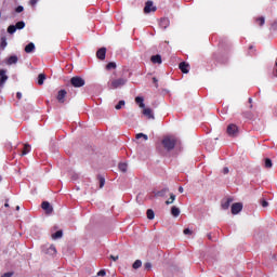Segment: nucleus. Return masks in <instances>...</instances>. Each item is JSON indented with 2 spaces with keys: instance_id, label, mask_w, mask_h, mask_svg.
I'll return each instance as SVG.
<instances>
[{
  "instance_id": "obj_2",
  "label": "nucleus",
  "mask_w": 277,
  "mask_h": 277,
  "mask_svg": "<svg viewBox=\"0 0 277 277\" xmlns=\"http://www.w3.org/2000/svg\"><path fill=\"white\" fill-rule=\"evenodd\" d=\"M161 144L166 150H173V148L176 146V138L174 136H166Z\"/></svg>"
},
{
  "instance_id": "obj_44",
  "label": "nucleus",
  "mask_w": 277,
  "mask_h": 277,
  "mask_svg": "<svg viewBox=\"0 0 277 277\" xmlns=\"http://www.w3.org/2000/svg\"><path fill=\"white\" fill-rule=\"evenodd\" d=\"M228 172H229L228 167H225V168L223 169V174H228Z\"/></svg>"
},
{
  "instance_id": "obj_50",
  "label": "nucleus",
  "mask_w": 277,
  "mask_h": 277,
  "mask_svg": "<svg viewBox=\"0 0 277 277\" xmlns=\"http://www.w3.org/2000/svg\"><path fill=\"white\" fill-rule=\"evenodd\" d=\"M16 211H21V206H17V207H16Z\"/></svg>"
},
{
  "instance_id": "obj_53",
  "label": "nucleus",
  "mask_w": 277,
  "mask_h": 277,
  "mask_svg": "<svg viewBox=\"0 0 277 277\" xmlns=\"http://www.w3.org/2000/svg\"><path fill=\"white\" fill-rule=\"evenodd\" d=\"M0 181H1V177H0Z\"/></svg>"
},
{
  "instance_id": "obj_33",
  "label": "nucleus",
  "mask_w": 277,
  "mask_h": 277,
  "mask_svg": "<svg viewBox=\"0 0 277 277\" xmlns=\"http://www.w3.org/2000/svg\"><path fill=\"white\" fill-rule=\"evenodd\" d=\"M1 47L2 49H5L8 47V39L5 37L1 38Z\"/></svg>"
},
{
  "instance_id": "obj_22",
  "label": "nucleus",
  "mask_w": 277,
  "mask_h": 277,
  "mask_svg": "<svg viewBox=\"0 0 277 277\" xmlns=\"http://www.w3.org/2000/svg\"><path fill=\"white\" fill-rule=\"evenodd\" d=\"M64 233L62 230H57L56 233L52 234V239H62Z\"/></svg>"
},
{
  "instance_id": "obj_14",
  "label": "nucleus",
  "mask_w": 277,
  "mask_h": 277,
  "mask_svg": "<svg viewBox=\"0 0 277 277\" xmlns=\"http://www.w3.org/2000/svg\"><path fill=\"white\" fill-rule=\"evenodd\" d=\"M160 27L162 29H168V27H170V19L168 18H161L160 19Z\"/></svg>"
},
{
  "instance_id": "obj_43",
  "label": "nucleus",
  "mask_w": 277,
  "mask_h": 277,
  "mask_svg": "<svg viewBox=\"0 0 277 277\" xmlns=\"http://www.w3.org/2000/svg\"><path fill=\"white\" fill-rule=\"evenodd\" d=\"M105 271L104 269H102V271H100L98 273H97V276H105Z\"/></svg>"
},
{
  "instance_id": "obj_1",
  "label": "nucleus",
  "mask_w": 277,
  "mask_h": 277,
  "mask_svg": "<svg viewBox=\"0 0 277 277\" xmlns=\"http://www.w3.org/2000/svg\"><path fill=\"white\" fill-rule=\"evenodd\" d=\"M128 81L129 80L127 78H115L108 82V88L110 90H118V88H123V85H127Z\"/></svg>"
},
{
  "instance_id": "obj_47",
  "label": "nucleus",
  "mask_w": 277,
  "mask_h": 277,
  "mask_svg": "<svg viewBox=\"0 0 277 277\" xmlns=\"http://www.w3.org/2000/svg\"><path fill=\"white\" fill-rule=\"evenodd\" d=\"M16 96H17V98H23V93L17 92Z\"/></svg>"
},
{
  "instance_id": "obj_8",
  "label": "nucleus",
  "mask_w": 277,
  "mask_h": 277,
  "mask_svg": "<svg viewBox=\"0 0 277 277\" xmlns=\"http://www.w3.org/2000/svg\"><path fill=\"white\" fill-rule=\"evenodd\" d=\"M41 208L43 209V211H45V213L51 214L53 213V206H51V203L49 201H43L41 203Z\"/></svg>"
},
{
  "instance_id": "obj_49",
  "label": "nucleus",
  "mask_w": 277,
  "mask_h": 277,
  "mask_svg": "<svg viewBox=\"0 0 277 277\" xmlns=\"http://www.w3.org/2000/svg\"><path fill=\"white\" fill-rule=\"evenodd\" d=\"M154 83H156V88H157V78H153Z\"/></svg>"
},
{
  "instance_id": "obj_37",
  "label": "nucleus",
  "mask_w": 277,
  "mask_h": 277,
  "mask_svg": "<svg viewBox=\"0 0 277 277\" xmlns=\"http://www.w3.org/2000/svg\"><path fill=\"white\" fill-rule=\"evenodd\" d=\"M258 22L260 23V27H263L265 25V17H260Z\"/></svg>"
},
{
  "instance_id": "obj_10",
  "label": "nucleus",
  "mask_w": 277,
  "mask_h": 277,
  "mask_svg": "<svg viewBox=\"0 0 277 277\" xmlns=\"http://www.w3.org/2000/svg\"><path fill=\"white\" fill-rule=\"evenodd\" d=\"M143 114L146 116V118H148L149 120H155V115L153 114V109L150 108H146V106H144L143 108Z\"/></svg>"
},
{
  "instance_id": "obj_35",
  "label": "nucleus",
  "mask_w": 277,
  "mask_h": 277,
  "mask_svg": "<svg viewBox=\"0 0 277 277\" xmlns=\"http://www.w3.org/2000/svg\"><path fill=\"white\" fill-rule=\"evenodd\" d=\"M105 187V177L101 176L100 177V189H103Z\"/></svg>"
},
{
  "instance_id": "obj_52",
  "label": "nucleus",
  "mask_w": 277,
  "mask_h": 277,
  "mask_svg": "<svg viewBox=\"0 0 277 277\" xmlns=\"http://www.w3.org/2000/svg\"><path fill=\"white\" fill-rule=\"evenodd\" d=\"M249 103H252V98H249Z\"/></svg>"
},
{
  "instance_id": "obj_21",
  "label": "nucleus",
  "mask_w": 277,
  "mask_h": 277,
  "mask_svg": "<svg viewBox=\"0 0 277 277\" xmlns=\"http://www.w3.org/2000/svg\"><path fill=\"white\" fill-rule=\"evenodd\" d=\"M153 64H161V55L151 56Z\"/></svg>"
},
{
  "instance_id": "obj_19",
  "label": "nucleus",
  "mask_w": 277,
  "mask_h": 277,
  "mask_svg": "<svg viewBox=\"0 0 277 277\" xmlns=\"http://www.w3.org/2000/svg\"><path fill=\"white\" fill-rule=\"evenodd\" d=\"M30 150H31V146L29 144H25L22 151V156L28 155Z\"/></svg>"
},
{
  "instance_id": "obj_16",
  "label": "nucleus",
  "mask_w": 277,
  "mask_h": 277,
  "mask_svg": "<svg viewBox=\"0 0 277 277\" xmlns=\"http://www.w3.org/2000/svg\"><path fill=\"white\" fill-rule=\"evenodd\" d=\"M171 214L173 217H179V215H181V209H179L176 206H173L171 208Z\"/></svg>"
},
{
  "instance_id": "obj_9",
  "label": "nucleus",
  "mask_w": 277,
  "mask_h": 277,
  "mask_svg": "<svg viewBox=\"0 0 277 277\" xmlns=\"http://www.w3.org/2000/svg\"><path fill=\"white\" fill-rule=\"evenodd\" d=\"M5 81H8V75L5 69L0 70V87L3 88L5 85Z\"/></svg>"
},
{
  "instance_id": "obj_34",
  "label": "nucleus",
  "mask_w": 277,
  "mask_h": 277,
  "mask_svg": "<svg viewBox=\"0 0 277 277\" xmlns=\"http://www.w3.org/2000/svg\"><path fill=\"white\" fill-rule=\"evenodd\" d=\"M126 103L124 101H119V103L115 106V109H122V107H124Z\"/></svg>"
},
{
  "instance_id": "obj_5",
  "label": "nucleus",
  "mask_w": 277,
  "mask_h": 277,
  "mask_svg": "<svg viewBox=\"0 0 277 277\" xmlns=\"http://www.w3.org/2000/svg\"><path fill=\"white\" fill-rule=\"evenodd\" d=\"M43 252L50 256H54V254H57V249L53 245H48L44 247Z\"/></svg>"
},
{
  "instance_id": "obj_26",
  "label": "nucleus",
  "mask_w": 277,
  "mask_h": 277,
  "mask_svg": "<svg viewBox=\"0 0 277 277\" xmlns=\"http://www.w3.org/2000/svg\"><path fill=\"white\" fill-rule=\"evenodd\" d=\"M274 164L272 163V159L265 158L264 160V167L265 168H272Z\"/></svg>"
},
{
  "instance_id": "obj_32",
  "label": "nucleus",
  "mask_w": 277,
  "mask_h": 277,
  "mask_svg": "<svg viewBox=\"0 0 277 277\" xmlns=\"http://www.w3.org/2000/svg\"><path fill=\"white\" fill-rule=\"evenodd\" d=\"M142 137H143V140H145V142L148 141V135H146V134H144V133H138V134H136V140H140V138H142Z\"/></svg>"
},
{
  "instance_id": "obj_18",
  "label": "nucleus",
  "mask_w": 277,
  "mask_h": 277,
  "mask_svg": "<svg viewBox=\"0 0 277 277\" xmlns=\"http://www.w3.org/2000/svg\"><path fill=\"white\" fill-rule=\"evenodd\" d=\"M233 202L232 198L226 199L225 201L222 202V209H228L230 207V203Z\"/></svg>"
},
{
  "instance_id": "obj_51",
  "label": "nucleus",
  "mask_w": 277,
  "mask_h": 277,
  "mask_svg": "<svg viewBox=\"0 0 277 277\" xmlns=\"http://www.w3.org/2000/svg\"><path fill=\"white\" fill-rule=\"evenodd\" d=\"M4 207H10V203H5Z\"/></svg>"
},
{
  "instance_id": "obj_6",
  "label": "nucleus",
  "mask_w": 277,
  "mask_h": 277,
  "mask_svg": "<svg viewBox=\"0 0 277 277\" xmlns=\"http://www.w3.org/2000/svg\"><path fill=\"white\" fill-rule=\"evenodd\" d=\"M145 14H150V12H157V6L153 5V1L148 0L144 8Z\"/></svg>"
},
{
  "instance_id": "obj_4",
  "label": "nucleus",
  "mask_w": 277,
  "mask_h": 277,
  "mask_svg": "<svg viewBox=\"0 0 277 277\" xmlns=\"http://www.w3.org/2000/svg\"><path fill=\"white\" fill-rule=\"evenodd\" d=\"M239 133V128H237L235 124H229L227 127V134L230 136V137H236V135Z\"/></svg>"
},
{
  "instance_id": "obj_27",
  "label": "nucleus",
  "mask_w": 277,
  "mask_h": 277,
  "mask_svg": "<svg viewBox=\"0 0 277 277\" xmlns=\"http://www.w3.org/2000/svg\"><path fill=\"white\" fill-rule=\"evenodd\" d=\"M176 200V195L170 194V200L166 201V205H172Z\"/></svg>"
},
{
  "instance_id": "obj_39",
  "label": "nucleus",
  "mask_w": 277,
  "mask_h": 277,
  "mask_svg": "<svg viewBox=\"0 0 277 277\" xmlns=\"http://www.w3.org/2000/svg\"><path fill=\"white\" fill-rule=\"evenodd\" d=\"M151 267H153V264H150L149 262H146L145 264H144V268L145 269H151Z\"/></svg>"
},
{
  "instance_id": "obj_12",
  "label": "nucleus",
  "mask_w": 277,
  "mask_h": 277,
  "mask_svg": "<svg viewBox=\"0 0 277 277\" xmlns=\"http://www.w3.org/2000/svg\"><path fill=\"white\" fill-rule=\"evenodd\" d=\"M34 51H36V44H34V42H30L25 47V53H34Z\"/></svg>"
},
{
  "instance_id": "obj_17",
  "label": "nucleus",
  "mask_w": 277,
  "mask_h": 277,
  "mask_svg": "<svg viewBox=\"0 0 277 277\" xmlns=\"http://www.w3.org/2000/svg\"><path fill=\"white\" fill-rule=\"evenodd\" d=\"M135 103L138 105V107H141V109H144V107H146V105L144 104V97H135Z\"/></svg>"
},
{
  "instance_id": "obj_3",
  "label": "nucleus",
  "mask_w": 277,
  "mask_h": 277,
  "mask_svg": "<svg viewBox=\"0 0 277 277\" xmlns=\"http://www.w3.org/2000/svg\"><path fill=\"white\" fill-rule=\"evenodd\" d=\"M70 83L74 85V88H83V85H85V80L79 76H76L70 79Z\"/></svg>"
},
{
  "instance_id": "obj_30",
  "label": "nucleus",
  "mask_w": 277,
  "mask_h": 277,
  "mask_svg": "<svg viewBox=\"0 0 277 277\" xmlns=\"http://www.w3.org/2000/svg\"><path fill=\"white\" fill-rule=\"evenodd\" d=\"M147 217L148 220H155V211L153 210H147Z\"/></svg>"
},
{
  "instance_id": "obj_38",
  "label": "nucleus",
  "mask_w": 277,
  "mask_h": 277,
  "mask_svg": "<svg viewBox=\"0 0 277 277\" xmlns=\"http://www.w3.org/2000/svg\"><path fill=\"white\" fill-rule=\"evenodd\" d=\"M167 192H168V188H164V189L158 192L157 196H164L167 194Z\"/></svg>"
},
{
  "instance_id": "obj_11",
  "label": "nucleus",
  "mask_w": 277,
  "mask_h": 277,
  "mask_svg": "<svg viewBox=\"0 0 277 277\" xmlns=\"http://www.w3.org/2000/svg\"><path fill=\"white\" fill-rule=\"evenodd\" d=\"M106 54H107V49L102 48V49H100V50L97 51L96 57H97L98 60H105V55H106Z\"/></svg>"
},
{
  "instance_id": "obj_20",
  "label": "nucleus",
  "mask_w": 277,
  "mask_h": 277,
  "mask_svg": "<svg viewBox=\"0 0 277 277\" xmlns=\"http://www.w3.org/2000/svg\"><path fill=\"white\" fill-rule=\"evenodd\" d=\"M45 79H47V76L44 74H40L38 76V85H43Z\"/></svg>"
},
{
  "instance_id": "obj_45",
  "label": "nucleus",
  "mask_w": 277,
  "mask_h": 277,
  "mask_svg": "<svg viewBox=\"0 0 277 277\" xmlns=\"http://www.w3.org/2000/svg\"><path fill=\"white\" fill-rule=\"evenodd\" d=\"M38 3V0H30V5H36Z\"/></svg>"
},
{
  "instance_id": "obj_15",
  "label": "nucleus",
  "mask_w": 277,
  "mask_h": 277,
  "mask_svg": "<svg viewBox=\"0 0 277 277\" xmlns=\"http://www.w3.org/2000/svg\"><path fill=\"white\" fill-rule=\"evenodd\" d=\"M180 70H182V72L187 75V72H189V64L181 63L180 64Z\"/></svg>"
},
{
  "instance_id": "obj_23",
  "label": "nucleus",
  "mask_w": 277,
  "mask_h": 277,
  "mask_svg": "<svg viewBox=\"0 0 277 277\" xmlns=\"http://www.w3.org/2000/svg\"><path fill=\"white\" fill-rule=\"evenodd\" d=\"M129 166L127 164V162H120L119 163V170L120 172H127Z\"/></svg>"
},
{
  "instance_id": "obj_40",
  "label": "nucleus",
  "mask_w": 277,
  "mask_h": 277,
  "mask_svg": "<svg viewBox=\"0 0 277 277\" xmlns=\"http://www.w3.org/2000/svg\"><path fill=\"white\" fill-rule=\"evenodd\" d=\"M23 10H24V8L19 5L15 9V12H17V14H21V12H23Z\"/></svg>"
},
{
  "instance_id": "obj_31",
  "label": "nucleus",
  "mask_w": 277,
  "mask_h": 277,
  "mask_svg": "<svg viewBox=\"0 0 277 277\" xmlns=\"http://www.w3.org/2000/svg\"><path fill=\"white\" fill-rule=\"evenodd\" d=\"M8 34H16V26L11 25L8 27Z\"/></svg>"
},
{
  "instance_id": "obj_42",
  "label": "nucleus",
  "mask_w": 277,
  "mask_h": 277,
  "mask_svg": "<svg viewBox=\"0 0 277 277\" xmlns=\"http://www.w3.org/2000/svg\"><path fill=\"white\" fill-rule=\"evenodd\" d=\"M268 206H269V203H268L266 200H263V201H262V207L265 208V207H268Z\"/></svg>"
},
{
  "instance_id": "obj_46",
  "label": "nucleus",
  "mask_w": 277,
  "mask_h": 277,
  "mask_svg": "<svg viewBox=\"0 0 277 277\" xmlns=\"http://www.w3.org/2000/svg\"><path fill=\"white\" fill-rule=\"evenodd\" d=\"M111 261H118V255H110Z\"/></svg>"
},
{
  "instance_id": "obj_7",
  "label": "nucleus",
  "mask_w": 277,
  "mask_h": 277,
  "mask_svg": "<svg viewBox=\"0 0 277 277\" xmlns=\"http://www.w3.org/2000/svg\"><path fill=\"white\" fill-rule=\"evenodd\" d=\"M243 209V205L236 202L232 205V213L233 215H237Z\"/></svg>"
},
{
  "instance_id": "obj_28",
  "label": "nucleus",
  "mask_w": 277,
  "mask_h": 277,
  "mask_svg": "<svg viewBox=\"0 0 277 277\" xmlns=\"http://www.w3.org/2000/svg\"><path fill=\"white\" fill-rule=\"evenodd\" d=\"M14 26L15 29H25V22H17Z\"/></svg>"
},
{
  "instance_id": "obj_29",
  "label": "nucleus",
  "mask_w": 277,
  "mask_h": 277,
  "mask_svg": "<svg viewBox=\"0 0 277 277\" xmlns=\"http://www.w3.org/2000/svg\"><path fill=\"white\" fill-rule=\"evenodd\" d=\"M115 68H116V63L114 62H110L106 65L107 70H115Z\"/></svg>"
},
{
  "instance_id": "obj_25",
  "label": "nucleus",
  "mask_w": 277,
  "mask_h": 277,
  "mask_svg": "<svg viewBox=\"0 0 277 277\" xmlns=\"http://www.w3.org/2000/svg\"><path fill=\"white\" fill-rule=\"evenodd\" d=\"M133 269H140V267H142V261L141 260H136L133 265H132Z\"/></svg>"
},
{
  "instance_id": "obj_13",
  "label": "nucleus",
  "mask_w": 277,
  "mask_h": 277,
  "mask_svg": "<svg viewBox=\"0 0 277 277\" xmlns=\"http://www.w3.org/2000/svg\"><path fill=\"white\" fill-rule=\"evenodd\" d=\"M56 98H57L58 103H64V98H66V90L58 91Z\"/></svg>"
},
{
  "instance_id": "obj_41",
  "label": "nucleus",
  "mask_w": 277,
  "mask_h": 277,
  "mask_svg": "<svg viewBox=\"0 0 277 277\" xmlns=\"http://www.w3.org/2000/svg\"><path fill=\"white\" fill-rule=\"evenodd\" d=\"M184 235H192V229L189 228L184 229Z\"/></svg>"
},
{
  "instance_id": "obj_36",
  "label": "nucleus",
  "mask_w": 277,
  "mask_h": 277,
  "mask_svg": "<svg viewBox=\"0 0 277 277\" xmlns=\"http://www.w3.org/2000/svg\"><path fill=\"white\" fill-rule=\"evenodd\" d=\"M14 273L13 272H8L1 275V277H13Z\"/></svg>"
},
{
  "instance_id": "obj_48",
  "label": "nucleus",
  "mask_w": 277,
  "mask_h": 277,
  "mask_svg": "<svg viewBox=\"0 0 277 277\" xmlns=\"http://www.w3.org/2000/svg\"><path fill=\"white\" fill-rule=\"evenodd\" d=\"M179 192H180V194H183V192H184L183 186L179 187Z\"/></svg>"
},
{
  "instance_id": "obj_24",
  "label": "nucleus",
  "mask_w": 277,
  "mask_h": 277,
  "mask_svg": "<svg viewBox=\"0 0 277 277\" xmlns=\"http://www.w3.org/2000/svg\"><path fill=\"white\" fill-rule=\"evenodd\" d=\"M16 62H18V57L13 55L8 60V64L12 65V64H16Z\"/></svg>"
}]
</instances>
